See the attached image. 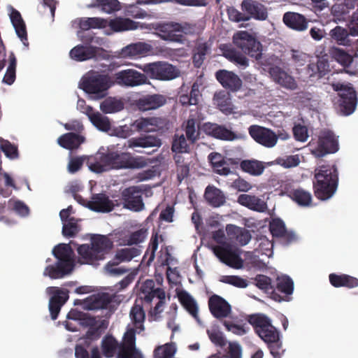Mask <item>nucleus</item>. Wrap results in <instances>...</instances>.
<instances>
[{"mask_svg":"<svg viewBox=\"0 0 358 358\" xmlns=\"http://www.w3.org/2000/svg\"><path fill=\"white\" fill-rule=\"evenodd\" d=\"M146 163L141 157H134L130 153L121 151H108L106 153L98 152L87 160L89 169L100 173L110 169H139Z\"/></svg>","mask_w":358,"mask_h":358,"instance_id":"obj_1","label":"nucleus"},{"mask_svg":"<svg viewBox=\"0 0 358 358\" xmlns=\"http://www.w3.org/2000/svg\"><path fill=\"white\" fill-rule=\"evenodd\" d=\"M113 241L106 235L93 234L90 243L78 245L76 249L80 264L97 266L110 254Z\"/></svg>","mask_w":358,"mask_h":358,"instance_id":"obj_2","label":"nucleus"},{"mask_svg":"<svg viewBox=\"0 0 358 358\" xmlns=\"http://www.w3.org/2000/svg\"><path fill=\"white\" fill-rule=\"evenodd\" d=\"M338 186V171L335 164L321 165L315 170L313 187L317 199L326 201L336 193Z\"/></svg>","mask_w":358,"mask_h":358,"instance_id":"obj_3","label":"nucleus"},{"mask_svg":"<svg viewBox=\"0 0 358 358\" xmlns=\"http://www.w3.org/2000/svg\"><path fill=\"white\" fill-rule=\"evenodd\" d=\"M71 249L69 245L59 244L52 251L54 256L57 259L55 265L47 266L43 275L52 279L64 278L71 273L74 264L71 257Z\"/></svg>","mask_w":358,"mask_h":358,"instance_id":"obj_4","label":"nucleus"},{"mask_svg":"<svg viewBox=\"0 0 358 358\" xmlns=\"http://www.w3.org/2000/svg\"><path fill=\"white\" fill-rule=\"evenodd\" d=\"M115 86L113 75L90 71L82 78L80 88L89 94H94L96 99H102L107 91Z\"/></svg>","mask_w":358,"mask_h":358,"instance_id":"obj_5","label":"nucleus"},{"mask_svg":"<svg viewBox=\"0 0 358 358\" xmlns=\"http://www.w3.org/2000/svg\"><path fill=\"white\" fill-rule=\"evenodd\" d=\"M308 146L311 154L317 158L336 153L339 149L337 137L333 131L328 129L322 130L317 139L313 138L309 142Z\"/></svg>","mask_w":358,"mask_h":358,"instance_id":"obj_6","label":"nucleus"},{"mask_svg":"<svg viewBox=\"0 0 358 358\" xmlns=\"http://www.w3.org/2000/svg\"><path fill=\"white\" fill-rule=\"evenodd\" d=\"M136 67L141 69L146 76L161 81L171 80L180 75V71L176 66L166 62H156L143 66L136 65Z\"/></svg>","mask_w":358,"mask_h":358,"instance_id":"obj_7","label":"nucleus"},{"mask_svg":"<svg viewBox=\"0 0 358 358\" xmlns=\"http://www.w3.org/2000/svg\"><path fill=\"white\" fill-rule=\"evenodd\" d=\"M333 89L338 92L339 99L338 100V109L343 115L352 114L357 106V93L352 85L349 83H333Z\"/></svg>","mask_w":358,"mask_h":358,"instance_id":"obj_8","label":"nucleus"},{"mask_svg":"<svg viewBox=\"0 0 358 358\" xmlns=\"http://www.w3.org/2000/svg\"><path fill=\"white\" fill-rule=\"evenodd\" d=\"M248 322L253 327L256 334L266 343L273 342V341L279 338V331L271 324V320L265 315H250L248 316Z\"/></svg>","mask_w":358,"mask_h":358,"instance_id":"obj_9","label":"nucleus"},{"mask_svg":"<svg viewBox=\"0 0 358 358\" xmlns=\"http://www.w3.org/2000/svg\"><path fill=\"white\" fill-rule=\"evenodd\" d=\"M234 45L245 54L258 60L262 57V44L247 31H238L232 38Z\"/></svg>","mask_w":358,"mask_h":358,"instance_id":"obj_10","label":"nucleus"},{"mask_svg":"<svg viewBox=\"0 0 358 358\" xmlns=\"http://www.w3.org/2000/svg\"><path fill=\"white\" fill-rule=\"evenodd\" d=\"M113 75L114 85L134 87L148 83L146 74L135 69H128L116 72Z\"/></svg>","mask_w":358,"mask_h":358,"instance_id":"obj_11","label":"nucleus"},{"mask_svg":"<svg viewBox=\"0 0 358 358\" xmlns=\"http://www.w3.org/2000/svg\"><path fill=\"white\" fill-rule=\"evenodd\" d=\"M248 132L255 142L265 148H271L278 142L277 134L271 129L253 124L248 128Z\"/></svg>","mask_w":358,"mask_h":358,"instance_id":"obj_12","label":"nucleus"},{"mask_svg":"<svg viewBox=\"0 0 358 358\" xmlns=\"http://www.w3.org/2000/svg\"><path fill=\"white\" fill-rule=\"evenodd\" d=\"M213 250L220 261L227 266L236 269L243 267V259L238 251L236 249H233L229 244L224 243L222 245L216 246Z\"/></svg>","mask_w":358,"mask_h":358,"instance_id":"obj_13","label":"nucleus"},{"mask_svg":"<svg viewBox=\"0 0 358 358\" xmlns=\"http://www.w3.org/2000/svg\"><path fill=\"white\" fill-rule=\"evenodd\" d=\"M116 358H143L141 352L136 346V334L134 329L127 331L124 341L120 345Z\"/></svg>","mask_w":358,"mask_h":358,"instance_id":"obj_14","label":"nucleus"},{"mask_svg":"<svg viewBox=\"0 0 358 358\" xmlns=\"http://www.w3.org/2000/svg\"><path fill=\"white\" fill-rule=\"evenodd\" d=\"M269 231L274 238L280 243L288 245L297 240V236L292 231H287L284 222L280 218H273L269 223Z\"/></svg>","mask_w":358,"mask_h":358,"instance_id":"obj_15","label":"nucleus"},{"mask_svg":"<svg viewBox=\"0 0 358 358\" xmlns=\"http://www.w3.org/2000/svg\"><path fill=\"white\" fill-rule=\"evenodd\" d=\"M189 26L187 23L184 25L179 23L169 22L158 24L156 30L158 31L161 38L165 41L173 42H181L183 36L178 32H185L186 27Z\"/></svg>","mask_w":358,"mask_h":358,"instance_id":"obj_16","label":"nucleus"},{"mask_svg":"<svg viewBox=\"0 0 358 358\" xmlns=\"http://www.w3.org/2000/svg\"><path fill=\"white\" fill-rule=\"evenodd\" d=\"M124 201V208L134 212H140L145 208L143 201L142 192L136 186H131L122 191Z\"/></svg>","mask_w":358,"mask_h":358,"instance_id":"obj_17","label":"nucleus"},{"mask_svg":"<svg viewBox=\"0 0 358 358\" xmlns=\"http://www.w3.org/2000/svg\"><path fill=\"white\" fill-rule=\"evenodd\" d=\"M241 9L246 13L249 20L254 19L258 21L266 20L268 17V9L265 5L257 0H243Z\"/></svg>","mask_w":358,"mask_h":358,"instance_id":"obj_18","label":"nucleus"},{"mask_svg":"<svg viewBox=\"0 0 358 358\" xmlns=\"http://www.w3.org/2000/svg\"><path fill=\"white\" fill-rule=\"evenodd\" d=\"M167 102L166 96L161 94H145L135 101L137 108L143 112L157 110Z\"/></svg>","mask_w":358,"mask_h":358,"instance_id":"obj_19","label":"nucleus"},{"mask_svg":"<svg viewBox=\"0 0 358 358\" xmlns=\"http://www.w3.org/2000/svg\"><path fill=\"white\" fill-rule=\"evenodd\" d=\"M208 308L213 316L217 319L227 317L231 313V305L222 296L213 294L208 299Z\"/></svg>","mask_w":358,"mask_h":358,"instance_id":"obj_20","label":"nucleus"},{"mask_svg":"<svg viewBox=\"0 0 358 358\" xmlns=\"http://www.w3.org/2000/svg\"><path fill=\"white\" fill-rule=\"evenodd\" d=\"M152 46L145 42L131 43L124 47L119 53V57L123 59L135 58L147 56L152 52Z\"/></svg>","mask_w":358,"mask_h":358,"instance_id":"obj_21","label":"nucleus"},{"mask_svg":"<svg viewBox=\"0 0 358 358\" xmlns=\"http://www.w3.org/2000/svg\"><path fill=\"white\" fill-rule=\"evenodd\" d=\"M215 78L224 88L231 92H237L242 87L241 79L232 71L225 69L219 70L215 73Z\"/></svg>","mask_w":358,"mask_h":358,"instance_id":"obj_22","label":"nucleus"},{"mask_svg":"<svg viewBox=\"0 0 358 358\" xmlns=\"http://www.w3.org/2000/svg\"><path fill=\"white\" fill-rule=\"evenodd\" d=\"M203 129L207 135L222 141H234L237 138V135L224 125L206 122L203 124Z\"/></svg>","mask_w":358,"mask_h":358,"instance_id":"obj_23","label":"nucleus"},{"mask_svg":"<svg viewBox=\"0 0 358 358\" xmlns=\"http://www.w3.org/2000/svg\"><path fill=\"white\" fill-rule=\"evenodd\" d=\"M201 83H199L198 80L193 83L192 85L190 91H184L183 88H181V91L178 94V101L183 107H187L189 106H196L199 102V99L202 94L200 91Z\"/></svg>","mask_w":358,"mask_h":358,"instance_id":"obj_24","label":"nucleus"},{"mask_svg":"<svg viewBox=\"0 0 358 358\" xmlns=\"http://www.w3.org/2000/svg\"><path fill=\"white\" fill-rule=\"evenodd\" d=\"M282 22L288 28L296 31L306 30L308 25V21L303 15L290 11L284 13Z\"/></svg>","mask_w":358,"mask_h":358,"instance_id":"obj_25","label":"nucleus"},{"mask_svg":"<svg viewBox=\"0 0 358 358\" xmlns=\"http://www.w3.org/2000/svg\"><path fill=\"white\" fill-rule=\"evenodd\" d=\"M99 48L94 45H78L73 48L70 52V57L77 62H83L96 57Z\"/></svg>","mask_w":358,"mask_h":358,"instance_id":"obj_26","label":"nucleus"},{"mask_svg":"<svg viewBox=\"0 0 358 358\" xmlns=\"http://www.w3.org/2000/svg\"><path fill=\"white\" fill-rule=\"evenodd\" d=\"M55 289V292L50 299L49 310L51 318L55 320L58 317L62 306L69 299L68 294L57 287H48V289Z\"/></svg>","mask_w":358,"mask_h":358,"instance_id":"obj_27","label":"nucleus"},{"mask_svg":"<svg viewBox=\"0 0 358 358\" xmlns=\"http://www.w3.org/2000/svg\"><path fill=\"white\" fill-rule=\"evenodd\" d=\"M269 73L274 81L282 87L289 90L296 89L297 83L294 78L280 67L273 66L270 68Z\"/></svg>","mask_w":358,"mask_h":358,"instance_id":"obj_28","label":"nucleus"},{"mask_svg":"<svg viewBox=\"0 0 358 358\" xmlns=\"http://www.w3.org/2000/svg\"><path fill=\"white\" fill-rule=\"evenodd\" d=\"M87 206L95 212L108 213L113 210L112 203L105 194H94Z\"/></svg>","mask_w":358,"mask_h":358,"instance_id":"obj_29","label":"nucleus"},{"mask_svg":"<svg viewBox=\"0 0 358 358\" xmlns=\"http://www.w3.org/2000/svg\"><path fill=\"white\" fill-rule=\"evenodd\" d=\"M255 285L261 290L266 294H271V298L276 301L283 300L282 297L275 289V286L272 284L271 279L267 275L258 274L253 279Z\"/></svg>","mask_w":358,"mask_h":358,"instance_id":"obj_30","label":"nucleus"},{"mask_svg":"<svg viewBox=\"0 0 358 358\" xmlns=\"http://www.w3.org/2000/svg\"><path fill=\"white\" fill-rule=\"evenodd\" d=\"M81 111L85 113L90 118L91 122L99 130L108 131L110 129V122L108 117L101 115L99 112L94 111L90 106H86Z\"/></svg>","mask_w":358,"mask_h":358,"instance_id":"obj_31","label":"nucleus"},{"mask_svg":"<svg viewBox=\"0 0 358 358\" xmlns=\"http://www.w3.org/2000/svg\"><path fill=\"white\" fill-rule=\"evenodd\" d=\"M334 58L343 66V71L350 76H358V69L352 67V57L344 50L335 48L333 51Z\"/></svg>","mask_w":358,"mask_h":358,"instance_id":"obj_32","label":"nucleus"},{"mask_svg":"<svg viewBox=\"0 0 358 358\" xmlns=\"http://www.w3.org/2000/svg\"><path fill=\"white\" fill-rule=\"evenodd\" d=\"M226 231L229 238L232 241L235 240L241 245H247L251 239V234L245 228L239 227L234 224H227Z\"/></svg>","mask_w":358,"mask_h":358,"instance_id":"obj_33","label":"nucleus"},{"mask_svg":"<svg viewBox=\"0 0 358 358\" xmlns=\"http://www.w3.org/2000/svg\"><path fill=\"white\" fill-rule=\"evenodd\" d=\"M220 49L222 51L223 56L236 65L243 69L248 66L249 61L248 58L234 48L228 45H222Z\"/></svg>","mask_w":358,"mask_h":358,"instance_id":"obj_34","label":"nucleus"},{"mask_svg":"<svg viewBox=\"0 0 358 358\" xmlns=\"http://www.w3.org/2000/svg\"><path fill=\"white\" fill-rule=\"evenodd\" d=\"M204 198L207 203L213 208L220 207L226 202L224 194L213 185L207 186L204 192Z\"/></svg>","mask_w":358,"mask_h":358,"instance_id":"obj_35","label":"nucleus"},{"mask_svg":"<svg viewBox=\"0 0 358 358\" xmlns=\"http://www.w3.org/2000/svg\"><path fill=\"white\" fill-rule=\"evenodd\" d=\"M85 141L84 136L69 132L59 136L57 139L58 144L67 150H73L78 148Z\"/></svg>","mask_w":358,"mask_h":358,"instance_id":"obj_36","label":"nucleus"},{"mask_svg":"<svg viewBox=\"0 0 358 358\" xmlns=\"http://www.w3.org/2000/svg\"><path fill=\"white\" fill-rule=\"evenodd\" d=\"M211 44L208 42L199 41L192 50V63L196 68H200L206 57L210 52Z\"/></svg>","mask_w":358,"mask_h":358,"instance_id":"obj_37","label":"nucleus"},{"mask_svg":"<svg viewBox=\"0 0 358 358\" xmlns=\"http://www.w3.org/2000/svg\"><path fill=\"white\" fill-rule=\"evenodd\" d=\"M237 201L241 206L257 212H264L266 208V203L255 195L241 194L238 196Z\"/></svg>","mask_w":358,"mask_h":358,"instance_id":"obj_38","label":"nucleus"},{"mask_svg":"<svg viewBox=\"0 0 358 358\" xmlns=\"http://www.w3.org/2000/svg\"><path fill=\"white\" fill-rule=\"evenodd\" d=\"M329 279L331 285L334 287H345L352 289L358 287V279L347 274L331 273Z\"/></svg>","mask_w":358,"mask_h":358,"instance_id":"obj_39","label":"nucleus"},{"mask_svg":"<svg viewBox=\"0 0 358 358\" xmlns=\"http://www.w3.org/2000/svg\"><path fill=\"white\" fill-rule=\"evenodd\" d=\"M107 27L114 32H120L134 30L137 28V24L136 22L129 18L115 17L110 20H107Z\"/></svg>","mask_w":358,"mask_h":358,"instance_id":"obj_40","label":"nucleus"},{"mask_svg":"<svg viewBox=\"0 0 358 358\" xmlns=\"http://www.w3.org/2000/svg\"><path fill=\"white\" fill-rule=\"evenodd\" d=\"M178 299L185 310L197 321H199V308L196 301L187 292L183 291L178 294Z\"/></svg>","mask_w":358,"mask_h":358,"instance_id":"obj_41","label":"nucleus"},{"mask_svg":"<svg viewBox=\"0 0 358 358\" xmlns=\"http://www.w3.org/2000/svg\"><path fill=\"white\" fill-rule=\"evenodd\" d=\"M215 172L220 175L227 176L230 173V169L227 166V162L222 155L219 152H211L208 157Z\"/></svg>","mask_w":358,"mask_h":358,"instance_id":"obj_42","label":"nucleus"},{"mask_svg":"<svg viewBox=\"0 0 358 358\" xmlns=\"http://www.w3.org/2000/svg\"><path fill=\"white\" fill-rule=\"evenodd\" d=\"M77 21L79 28L83 31L106 28L107 19L99 17H80L77 19Z\"/></svg>","mask_w":358,"mask_h":358,"instance_id":"obj_43","label":"nucleus"},{"mask_svg":"<svg viewBox=\"0 0 358 358\" xmlns=\"http://www.w3.org/2000/svg\"><path fill=\"white\" fill-rule=\"evenodd\" d=\"M162 144L161 140L154 136L148 135L138 138H132L128 141V147L135 148H152L159 147Z\"/></svg>","mask_w":358,"mask_h":358,"instance_id":"obj_44","label":"nucleus"},{"mask_svg":"<svg viewBox=\"0 0 358 358\" xmlns=\"http://www.w3.org/2000/svg\"><path fill=\"white\" fill-rule=\"evenodd\" d=\"M87 7L99 8L102 12L108 14L121 9L120 3L118 0H92Z\"/></svg>","mask_w":358,"mask_h":358,"instance_id":"obj_45","label":"nucleus"},{"mask_svg":"<svg viewBox=\"0 0 358 358\" xmlns=\"http://www.w3.org/2000/svg\"><path fill=\"white\" fill-rule=\"evenodd\" d=\"M120 344L112 335L105 336L101 344L103 355L106 358L113 357L117 350H120Z\"/></svg>","mask_w":358,"mask_h":358,"instance_id":"obj_46","label":"nucleus"},{"mask_svg":"<svg viewBox=\"0 0 358 358\" xmlns=\"http://www.w3.org/2000/svg\"><path fill=\"white\" fill-rule=\"evenodd\" d=\"M213 100L217 108L225 114L233 112V106L229 92L220 91L215 94Z\"/></svg>","mask_w":358,"mask_h":358,"instance_id":"obj_47","label":"nucleus"},{"mask_svg":"<svg viewBox=\"0 0 358 358\" xmlns=\"http://www.w3.org/2000/svg\"><path fill=\"white\" fill-rule=\"evenodd\" d=\"M240 168L251 176H258L262 174L265 166L262 162L257 159H245L241 162Z\"/></svg>","mask_w":358,"mask_h":358,"instance_id":"obj_48","label":"nucleus"},{"mask_svg":"<svg viewBox=\"0 0 358 358\" xmlns=\"http://www.w3.org/2000/svg\"><path fill=\"white\" fill-rule=\"evenodd\" d=\"M10 20L15 29L16 34L25 45L27 41V34L25 24L19 11L13 10L10 14Z\"/></svg>","mask_w":358,"mask_h":358,"instance_id":"obj_49","label":"nucleus"},{"mask_svg":"<svg viewBox=\"0 0 358 358\" xmlns=\"http://www.w3.org/2000/svg\"><path fill=\"white\" fill-rule=\"evenodd\" d=\"M162 288H155V282L152 280H148L143 282L141 287L140 298L147 303H150L155 298L159 295L157 292Z\"/></svg>","mask_w":358,"mask_h":358,"instance_id":"obj_50","label":"nucleus"},{"mask_svg":"<svg viewBox=\"0 0 358 358\" xmlns=\"http://www.w3.org/2000/svg\"><path fill=\"white\" fill-rule=\"evenodd\" d=\"M112 302V297L108 293L99 294L92 296L88 303L87 308L89 310H99L107 308Z\"/></svg>","mask_w":358,"mask_h":358,"instance_id":"obj_51","label":"nucleus"},{"mask_svg":"<svg viewBox=\"0 0 358 358\" xmlns=\"http://www.w3.org/2000/svg\"><path fill=\"white\" fill-rule=\"evenodd\" d=\"M289 197L301 206H308L311 204V194L301 188L292 189L288 193Z\"/></svg>","mask_w":358,"mask_h":358,"instance_id":"obj_52","label":"nucleus"},{"mask_svg":"<svg viewBox=\"0 0 358 358\" xmlns=\"http://www.w3.org/2000/svg\"><path fill=\"white\" fill-rule=\"evenodd\" d=\"M159 294L156 298L158 301L153 308H151L148 312V317L150 321H158L161 319V314L164 311V308L166 301V295L164 289H159L157 291Z\"/></svg>","mask_w":358,"mask_h":358,"instance_id":"obj_53","label":"nucleus"},{"mask_svg":"<svg viewBox=\"0 0 358 358\" xmlns=\"http://www.w3.org/2000/svg\"><path fill=\"white\" fill-rule=\"evenodd\" d=\"M123 108V102L115 97H108L100 104V109L104 113H117L122 110Z\"/></svg>","mask_w":358,"mask_h":358,"instance_id":"obj_54","label":"nucleus"},{"mask_svg":"<svg viewBox=\"0 0 358 358\" xmlns=\"http://www.w3.org/2000/svg\"><path fill=\"white\" fill-rule=\"evenodd\" d=\"M354 6L351 3L335 4L331 8V13L334 17V22L345 21L349 16L350 10L353 8Z\"/></svg>","mask_w":358,"mask_h":358,"instance_id":"obj_55","label":"nucleus"},{"mask_svg":"<svg viewBox=\"0 0 358 358\" xmlns=\"http://www.w3.org/2000/svg\"><path fill=\"white\" fill-rule=\"evenodd\" d=\"M130 317L136 328L144 329L143 322L145 318V313L141 304H138L136 301L130 310Z\"/></svg>","mask_w":358,"mask_h":358,"instance_id":"obj_56","label":"nucleus"},{"mask_svg":"<svg viewBox=\"0 0 358 358\" xmlns=\"http://www.w3.org/2000/svg\"><path fill=\"white\" fill-rule=\"evenodd\" d=\"M197 124V120L192 117H189L187 120L185 122V131L187 139L191 143H194L199 136V127L196 128V125Z\"/></svg>","mask_w":358,"mask_h":358,"instance_id":"obj_57","label":"nucleus"},{"mask_svg":"<svg viewBox=\"0 0 358 358\" xmlns=\"http://www.w3.org/2000/svg\"><path fill=\"white\" fill-rule=\"evenodd\" d=\"M275 289V291L277 290L285 295H290L293 293L294 282L289 276L287 275L278 277Z\"/></svg>","mask_w":358,"mask_h":358,"instance_id":"obj_58","label":"nucleus"},{"mask_svg":"<svg viewBox=\"0 0 358 358\" xmlns=\"http://www.w3.org/2000/svg\"><path fill=\"white\" fill-rule=\"evenodd\" d=\"M140 254L141 250L138 248H125L118 250L115 254V258L119 262H129Z\"/></svg>","mask_w":358,"mask_h":358,"instance_id":"obj_59","label":"nucleus"},{"mask_svg":"<svg viewBox=\"0 0 358 358\" xmlns=\"http://www.w3.org/2000/svg\"><path fill=\"white\" fill-rule=\"evenodd\" d=\"M331 37L337 41L340 45H349L348 36L349 34L348 30L340 26H336L335 28L331 29L329 33Z\"/></svg>","mask_w":358,"mask_h":358,"instance_id":"obj_60","label":"nucleus"},{"mask_svg":"<svg viewBox=\"0 0 358 358\" xmlns=\"http://www.w3.org/2000/svg\"><path fill=\"white\" fill-rule=\"evenodd\" d=\"M17 59L14 55L10 56L9 65L3 76V82L8 85H12L16 78Z\"/></svg>","mask_w":358,"mask_h":358,"instance_id":"obj_61","label":"nucleus"},{"mask_svg":"<svg viewBox=\"0 0 358 358\" xmlns=\"http://www.w3.org/2000/svg\"><path fill=\"white\" fill-rule=\"evenodd\" d=\"M171 150L173 152L179 154L189 152V145L183 134L174 136Z\"/></svg>","mask_w":358,"mask_h":358,"instance_id":"obj_62","label":"nucleus"},{"mask_svg":"<svg viewBox=\"0 0 358 358\" xmlns=\"http://www.w3.org/2000/svg\"><path fill=\"white\" fill-rule=\"evenodd\" d=\"M80 231V227L74 217L69 218V221L63 222L62 234L69 238L76 236Z\"/></svg>","mask_w":358,"mask_h":358,"instance_id":"obj_63","label":"nucleus"},{"mask_svg":"<svg viewBox=\"0 0 358 358\" xmlns=\"http://www.w3.org/2000/svg\"><path fill=\"white\" fill-rule=\"evenodd\" d=\"M176 348L173 345L166 343L156 348L154 350L155 358H171L176 353Z\"/></svg>","mask_w":358,"mask_h":358,"instance_id":"obj_64","label":"nucleus"}]
</instances>
